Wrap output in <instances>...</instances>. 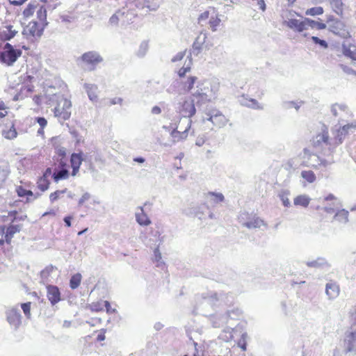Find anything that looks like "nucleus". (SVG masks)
Masks as SVG:
<instances>
[{"mask_svg": "<svg viewBox=\"0 0 356 356\" xmlns=\"http://www.w3.org/2000/svg\"><path fill=\"white\" fill-rule=\"evenodd\" d=\"M22 54L21 49H15L12 44L7 42L0 49V62L8 66H11L21 56Z\"/></svg>", "mask_w": 356, "mask_h": 356, "instance_id": "f257e3e1", "label": "nucleus"}, {"mask_svg": "<svg viewBox=\"0 0 356 356\" xmlns=\"http://www.w3.org/2000/svg\"><path fill=\"white\" fill-rule=\"evenodd\" d=\"M196 88V90L192 94L197 99L196 104L199 106L209 102L212 91L209 87V83L207 82H199Z\"/></svg>", "mask_w": 356, "mask_h": 356, "instance_id": "f03ea898", "label": "nucleus"}, {"mask_svg": "<svg viewBox=\"0 0 356 356\" xmlns=\"http://www.w3.org/2000/svg\"><path fill=\"white\" fill-rule=\"evenodd\" d=\"M22 226V224H14L13 222L8 227L1 226L0 227V245H3L4 241L10 244L14 234L19 232Z\"/></svg>", "mask_w": 356, "mask_h": 356, "instance_id": "7ed1b4c3", "label": "nucleus"}, {"mask_svg": "<svg viewBox=\"0 0 356 356\" xmlns=\"http://www.w3.org/2000/svg\"><path fill=\"white\" fill-rule=\"evenodd\" d=\"M240 222L248 229L259 228L264 222L255 215L250 214L246 211H242L239 216Z\"/></svg>", "mask_w": 356, "mask_h": 356, "instance_id": "20e7f679", "label": "nucleus"}, {"mask_svg": "<svg viewBox=\"0 0 356 356\" xmlns=\"http://www.w3.org/2000/svg\"><path fill=\"white\" fill-rule=\"evenodd\" d=\"M344 348L347 353L356 355V323L352 325L350 330L346 332Z\"/></svg>", "mask_w": 356, "mask_h": 356, "instance_id": "39448f33", "label": "nucleus"}, {"mask_svg": "<svg viewBox=\"0 0 356 356\" xmlns=\"http://www.w3.org/2000/svg\"><path fill=\"white\" fill-rule=\"evenodd\" d=\"M178 110L182 118L186 119L191 118L196 113L194 100L188 99H184L182 102H179Z\"/></svg>", "mask_w": 356, "mask_h": 356, "instance_id": "423d86ee", "label": "nucleus"}, {"mask_svg": "<svg viewBox=\"0 0 356 356\" xmlns=\"http://www.w3.org/2000/svg\"><path fill=\"white\" fill-rule=\"evenodd\" d=\"M6 316L10 325L17 330L22 323L20 310L17 307L9 308L6 311Z\"/></svg>", "mask_w": 356, "mask_h": 356, "instance_id": "0eeeda50", "label": "nucleus"}, {"mask_svg": "<svg viewBox=\"0 0 356 356\" xmlns=\"http://www.w3.org/2000/svg\"><path fill=\"white\" fill-rule=\"evenodd\" d=\"M46 26L42 24L40 28L38 27V24L36 21H31L29 24L24 28L22 34L26 37L31 36L35 38H40L43 35V32Z\"/></svg>", "mask_w": 356, "mask_h": 356, "instance_id": "6e6552de", "label": "nucleus"}, {"mask_svg": "<svg viewBox=\"0 0 356 356\" xmlns=\"http://www.w3.org/2000/svg\"><path fill=\"white\" fill-rule=\"evenodd\" d=\"M70 176L68 165L64 161H59L58 164L54 170L52 179L56 183L60 180L67 179Z\"/></svg>", "mask_w": 356, "mask_h": 356, "instance_id": "1a4fd4ad", "label": "nucleus"}, {"mask_svg": "<svg viewBox=\"0 0 356 356\" xmlns=\"http://www.w3.org/2000/svg\"><path fill=\"white\" fill-rule=\"evenodd\" d=\"M80 59L86 64L90 65V70H93L95 68V65L103 61L102 57L100 54L95 51H90L84 53Z\"/></svg>", "mask_w": 356, "mask_h": 356, "instance_id": "9d476101", "label": "nucleus"}, {"mask_svg": "<svg viewBox=\"0 0 356 356\" xmlns=\"http://www.w3.org/2000/svg\"><path fill=\"white\" fill-rule=\"evenodd\" d=\"M209 121H211L213 125L222 127L226 125L228 120L227 118L218 110L213 109L207 114Z\"/></svg>", "mask_w": 356, "mask_h": 356, "instance_id": "9b49d317", "label": "nucleus"}, {"mask_svg": "<svg viewBox=\"0 0 356 356\" xmlns=\"http://www.w3.org/2000/svg\"><path fill=\"white\" fill-rule=\"evenodd\" d=\"M202 298L207 303L210 304L212 306L220 305L222 302L227 304V302H226L225 299L228 297L225 293L218 294L216 292H209L207 294H203Z\"/></svg>", "mask_w": 356, "mask_h": 356, "instance_id": "f8f14e48", "label": "nucleus"}, {"mask_svg": "<svg viewBox=\"0 0 356 356\" xmlns=\"http://www.w3.org/2000/svg\"><path fill=\"white\" fill-rule=\"evenodd\" d=\"M241 315V311L238 309H233L228 310L225 314H222V319L221 322L213 321V327H220L228 323L229 319H237Z\"/></svg>", "mask_w": 356, "mask_h": 356, "instance_id": "ddd939ff", "label": "nucleus"}, {"mask_svg": "<svg viewBox=\"0 0 356 356\" xmlns=\"http://www.w3.org/2000/svg\"><path fill=\"white\" fill-rule=\"evenodd\" d=\"M329 31L343 38L349 35V33L346 29L344 23L339 19L334 20L333 23L329 25Z\"/></svg>", "mask_w": 356, "mask_h": 356, "instance_id": "4468645a", "label": "nucleus"}, {"mask_svg": "<svg viewBox=\"0 0 356 356\" xmlns=\"http://www.w3.org/2000/svg\"><path fill=\"white\" fill-rule=\"evenodd\" d=\"M47 296L52 306H54L61 300L60 291L58 287L54 285L47 286Z\"/></svg>", "mask_w": 356, "mask_h": 356, "instance_id": "2eb2a0df", "label": "nucleus"}, {"mask_svg": "<svg viewBox=\"0 0 356 356\" xmlns=\"http://www.w3.org/2000/svg\"><path fill=\"white\" fill-rule=\"evenodd\" d=\"M284 24L289 29L299 33H301L306 29L305 18L303 21H300L297 19H290L288 21H284Z\"/></svg>", "mask_w": 356, "mask_h": 356, "instance_id": "dca6fc26", "label": "nucleus"}, {"mask_svg": "<svg viewBox=\"0 0 356 356\" xmlns=\"http://www.w3.org/2000/svg\"><path fill=\"white\" fill-rule=\"evenodd\" d=\"M238 102L241 106H246L253 109L262 110L264 107L259 104L255 99H248L245 95H242L238 99Z\"/></svg>", "mask_w": 356, "mask_h": 356, "instance_id": "f3484780", "label": "nucleus"}, {"mask_svg": "<svg viewBox=\"0 0 356 356\" xmlns=\"http://www.w3.org/2000/svg\"><path fill=\"white\" fill-rule=\"evenodd\" d=\"M238 102L241 106H246L253 109L262 110L264 107L259 104L255 99H248L245 95H242L238 99Z\"/></svg>", "mask_w": 356, "mask_h": 356, "instance_id": "a211bd4d", "label": "nucleus"}, {"mask_svg": "<svg viewBox=\"0 0 356 356\" xmlns=\"http://www.w3.org/2000/svg\"><path fill=\"white\" fill-rule=\"evenodd\" d=\"M339 286L336 282H330L326 284L325 293L330 300L335 299L339 294Z\"/></svg>", "mask_w": 356, "mask_h": 356, "instance_id": "6ab92c4d", "label": "nucleus"}, {"mask_svg": "<svg viewBox=\"0 0 356 356\" xmlns=\"http://www.w3.org/2000/svg\"><path fill=\"white\" fill-rule=\"evenodd\" d=\"M139 211L136 213V220L141 226H147L152 221L147 215L145 213L142 207L138 208Z\"/></svg>", "mask_w": 356, "mask_h": 356, "instance_id": "aec40b11", "label": "nucleus"}, {"mask_svg": "<svg viewBox=\"0 0 356 356\" xmlns=\"http://www.w3.org/2000/svg\"><path fill=\"white\" fill-rule=\"evenodd\" d=\"M83 87L87 92L89 99L92 102H97L98 99L97 86L92 83H85Z\"/></svg>", "mask_w": 356, "mask_h": 356, "instance_id": "412c9836", "label": "nucleus"}, {"mask_svg": "<svg viewBox=\"0 0 356 356\" xmlns=\"http://www.w3.org/2000/svg\"><path fill=\"white\" fill-rule=\"evenodd\" d=\"M353 127V124H347L342 127H340L337 129V134L335 135V140L337 143L341 144L348 134L349 129Z\"/></svg>", "mask_w": 356, "mask_h": 356, "instance_id": "4be33fe9", "label": "nucleus"}, {"mask_svg": "<svg viewBox=\"0 0 356 356\" xmlns=\"http://www.w3.org/2000/svg\"><path fill=\"white\" fill-rule=\"evenodd\" d=\"M349 212L344 209H337L334 216V219L341 224H346L348 222Z\"/></svg>", "mask_w": 356, "mask_h": 356, "instance_id": "5701e85b", "label": "nucleus"}, {"mask_svg": "<svg viewBox=\"0 0 356 356\" xmlns=\"http://www.w3.org/2000/svg\"><path fill=\"white\" fill-rule=\"evenodd\" d=\"M54 115L59 118V120H67L71 116V111L60 109V104H58L54 108Z\"/></svg>", "mask_w": 356, "mask_h": 356, "instance_id": "b1692460", "label": "nucleus"}, {"mask_svg": "<svg viewBox=\"0 0 356 356\" xmlns=\"http://www.w3.org/2000/svg\"><path fill=\"white\" fill-rule=\"evenodd\" d=\"M310 198L307 195H298L293 201V203L296 206H301L303 207H307L309 202Z\"/></svg>", "mask_w": 356, "mask_h": 356, "instance_id": "393cba45", "label": "nucleus"}, {"mask_svg": "<svg viewBox=\"0 0 356 356\" xmlns=\"http://www.w3.org/2000/svg\"><path fill=\"white\" fill-rule=\"evenodd\" d=\"M329 135L327 131H323L322 133L318 134L314 140V146H318L321 143L326 145L328 144Z\"/></svg>", "mask_w": 356, "mask_h": 356, "instance_id": "a878e982", "label": "nucleus"}, {"mask_svg": "<svg viewBox=\"0 0 356 356\" xmlns=\"http://www.w3.org/2000/svg\"><path fill=\"white\" fill-rule=\"evenodd\" d=\"M290 195V191L288 189H281L278 192V197L282 202V204L286 207H289L291 206V202L288 198V196Z\"/></svg>", "mask_w": 356, "mask_h": 356, "instance_id": "bb28decb", "label": "nucleus"}, {"mask_svg": "<svg viewBox=\"0 0 356 356\" xmlns=\"http://www.w3.org/2000/svg\"><path fill=\"white\" fill-rule=\"evenodd\" d=\"M6 29V31H3L1 32V36L3 40H10L16 35L17 31H16L15 30H13L12 25L7 26Z\"/></svg>", "mask_w": 356, "mask_h": 356, "instance_id": "cd10ccee", "label": "nucleus"}, {"mask_svg": "<svg viewBox=\"0 0 356 356\" xmlns=\"http://www.w3.org/2000/svg\"><path fill=\"white\" fill-rule=\"evenodd\" d=\"M37 17L44 26H47L49 23L47 21V9L44 6H40L37 11Z\"/></svg>", "mask_w": 356, "mask_h": 356, "instance_id": "c85d7f7f", "label": "nucleus"}, {"mask_svg": "<svg viewBox=\"0 0 356 356\" xmlns=\"http://www.w3.org/2000/svg\"><path fill=\"white\" fill-rule=\"evenodd\" d=\"M8 217L10 218L11 222L14 223L18 221H24L27 218L26 214H19L17 211H11L8 213Z\"/></svg>", "mask_w": 356, "mask_h": 356, "instance_id": "c756f323", "label": "nucleus"}, {"mask_svg": "<svg viewBox=\"0 0 356 356\" xmlns=\"http://www.w3.org/2000/svg\"><path fill=\"white\" fill-rule=\"evenodd\" d=\"M82 153H73L70 157L71 167L77 166L80 168V165L83 160L82 157Z\"/></svg>", "mask_w": 356, "mask_h": 356, "instance_id": "7c9ffc66", "label": "nucleus"}, {"mask_svg": "<svg viewBox=\"0 0 356 356\" xmlns=\"http://www.w3.org/2000/svg\"><path fill=\"white\" fill-rule=\"evenodd\" d=\"M187 59H188V63H186V61L185 62L184 65L179 69L178 72V75L179 77L183 78L186 76V74L188 72H190L192 65V58L191 56H187Z\"/></svg>", "mask_w": 356, "mask_h": 356, "instance_id": "2f4dec72", "label": "nucleus"}, {"mask_svg": "<svg viewBox=\"0 0 356 356\" xmlns=\"http://www.w3.org/2000/svg\"><path fill=\"white\" fill-rule=\"evenodd\" d=\"M224 333L220 335V338L226 342H229L232 341L234 338L233 332H235L234 328H232L229 327H226L224 330Z\"/></svg>", "mask_w": 356, "mask_h": 356, "instance_id": "473e14b6", "label": "nucleus"}, {"mask_svg": "<svg viewBox=\"0 0 356 356\" xmlns=\"http://www.w3.org/2000/svg\"><path fill=\"white\" fill-rule=\"evenodd\" d=\"M305 24L312 28H316L318 30H323L326 28V24L322 22L314 21L312 19L305 17Z\"/></svg>", "mask_w": 356, "mask_h": 356, "instance_id": "72a5a7b5", "label": "nucleus"}, {"mask_svg": "<svg viewBox=\"0 0 356 356\" xmlns=\"http://www.w3.org/2000/svg\"><path fill=\"white\" fill-rule=\"evenodd\" d=\"M81 275L79 273L73 275L70 280V286L72 289H77L81 281Z\"/></svg>", "mask_w": 356, "mask_h": 356, "instance_id": "f704fd0d", "label": "nucleus"}, {"mask_svg": "<svg viewBox=\"0 0 356 356\" xmlns=\"http://www.w3.org/2000/svg\"><path fill=\"white\" fill-rule=\"evenodd\" d=\"M199 40H200V36L196 38V40H195V42L193 44L192 50H191V55H190L191 56V54H193L195 56H197L199 54V53L200 52V51L202 49V44L204 42L205 37L203 38V41H199Z\"/></svg>", "mask_w": 356, "mask_h": 356, "instance_id": "c9c22d12", "label": "nucleus"}, {"mask_svg": "<svg viewBox=\"0 0 356 356\" xmlns=\"http://www.w3.org/2000/svg\"><path fill=\"white\" fill-rule=\"evenodd\" d=\"M301 177L310 184L314 183L316 179V175L312 170H302Z\"/></svg>", "mask_w": 356, "mask_h": 356, "instance_id": "e433bc0d", "label": "nucleus"}, {"mask_svg": "<svg viewBox=\"0 0 356 356\" xmlns=\"http://www.w3.org/2000/svg\"><path fill=\"white\" fill-rule=\"evenodd\" d=\"M37 184H38V188L41 191L44 192L49 188V185H50V181H49V179L40 177L37 181Z\"/></svg>", "mask_w": 356, "mask_h": 356, "instance_id": "4c0bfd02", "label": "nucleus"}, {"mask_svg": "<svg viewBox=\"0 0 356 356\" xmlns=\"http://www.w3.org/2000/svg\"><path fill=\"white\" fill-rule=\"evenodd\" d=\"M148 49H149V45H148V42L147 41H143L140 46H139V49L136 52V56L139 58H143L147 51H148Z\"/></svg>", "mask_w": 356, "mask_h": 356, "instance_id": "58836bf2", "label": "nucleus"}, {"mask_svg": "<svg viewBox=\"0 0 356 356\" xmlns=\"http://www.w3.org/2000/svg\"><path fill=\"white\" fill-rule=\"evenodd\" d=\"M330 4L333 8V10L337 14V15H342L343 9V2L342 0H331Z\"/></svg>", "mask_w": 356, "mask_h": 356, "instance_id": "ea45409f", "label": "nucleus"}, {"mask_svg": "<svg viewBox=\"0 0 356 356\" xmlns=\"http://www.w3.org/2000/svg\"><path fill=\"white\" fill-rule=\"evenodd\" d=\"M125 14V12L122 10H118L115 14H113L110 19L109 23L113 25H117L120 17H122Z\"/></svg>", "mask_w": 356, "mask_h": 356, "instance_id": "a19ab883", "label": "nucleus"}, {"mask_svg": "<svg viewBox=\"0 0 356 356\" xmlns=\"http://www.w3.org/2000/svg\"><path fill=\"white\" fill-rule=\"evenodd\" d=\"M327 264L324 258H318L316 260L307 262V266L312 268H318Z\"/></svg>", "mask_w": 356, "mask_h": 356, "instance_id": "79ce46f5", "label": "nucleus"}, {"mask_svg": "<svg viewBox=\"0 0 356 356\" xmlns=\"http://www.w3.org/2000/svg\"><path fill=\"white\" fill-rule=\"evenodd\" d=\"M38 4H35L34 3H29L23 12L24 17L27 18L32 16L34 13V10L36 8Z\"/></svg>", "mask_w": 356, "mask_h": 356, "instance_id": "37998d69", "label": "nucleus"}, {"mask_svg": "<svg viewBox=\"0 0 356 356\" xmlns=\"http://www.w3.org/2000/svg\"><path fill=\"white\" fill-rule=\"evenodd\" d=\"M323 13V8L321 6L313 7V8L307 9L305 11V15H310V16L320 15H322Z\"/></svg>", "mask_w": 356, "mask_h": 356, "instance_id": "c03bdc74", "label": "nucleus"}, {"mask_svg": "<svg viewBox=\"0 0 356 356\" xmlns=\"http://www.w3.org/2000/svg\"><path fill=\"white\" fill-rule=\"evenodd\" d=\"M197 78L194 76H189L184 83V88L187 91H191L197 81Z\"/></svg>", "mask_w": 356, "mask_h": 356, "instance_id": "a18cd8bd", "label": "nucleus"}, {"mask_svg": "<svg viewBox=\"0 0 356 356\" xmlns=\"http://www.w3.org/2000/svg\"><path fill=\"white\" fill-rule=\"evenodd\" d=\"M67 192V189L65 188L63 190H57L55 192L51 193L49 195V200L51 202H54L59 199L61 195L65 194Z\"/></svg>", "mask_w": 356, "mask_h": 356, "instance_id": "49530a36", "label": "nucleus"}, {"mask_svg": "<svg viewBox=\"0 0 356 356\" xmlns=\"http://www.w3.org/2000/svg\"><path fill=\"white\" fill-rule=\"evenodd\" d=\"M58 104H60V109L70 111L72 107L71 102L63 97H61L60 100Z\"/></svg>", "mask_w": 356, "mask_h": 356, "instance_id": "de8ad7c7", "label": "nucleus"}, {"mask_svg": "<svg viewBox=\"0 0 356 356\" xmlns=\"http://www.w3.org/2000/svg\"><path fill=\"white\" fill-rule=\"evenodd\" d=\"M311 40L315 44H318L323 49L328 48V43L325 40L320 39L316 36H312Z\"/></svg>", "mask_w": 356, "mask_h": 356, "instance_id": "09e8293b", "label": "nucleus"}, {"mask_svg": "<svg viewBox=\"0 0 356 356\" xmlns=\"http://www.w3.org/2000/svg\"><path fill=\"white\" fill-rule=\"evenodd\" d=\"M9 174L8 167L7 165H0V181L3 183Z\"/></svg>", "mask_w": 356, "mask_h": 356, "instance_id": "8fccbe9b", "label": "nucleus"}, {"mask_svg": "<svg viewBox=\"0 0 356 356\" xmlns=\"http://www.w3.org/2000/svg\"><path fill=\"white\" fill-rule=\"evenodd\" d=\"M248 337V334L246 332H244L242 334L240 339L238 341V346L240 347L243 350H246L247 348V343H246V339Z\"/></svg>", "mask_w": 356, "mask_h": 356, "instance_id": "3c124183", "label": "nucleus"}, {"mask_svg": "<svg viewBox=\"0 0 356 356\" xmlns=\"http://www.w3.org/2000/svg\"><path fill=\"white\" fill-rule=\"evenodd\" d=\"M174 125V128L170 131V136L174 138L175 142H178L180 140L181 131L177 130L178 126L176 123Z\"/></svg>", "mask_w": 356, "mask_h": 356, "instance_id": "603ef678", "label": "nucleus"}, {"mask_svg": "<svg viewBox=\"0 0 356 356\" xmlns=\"http://www.w3.org/2000/svg\"><path fill=\"white\" fill-rule=\"evenodd\" d=\"M220 22V19L218 17H211L209 19V25L212 31H216L217 30V27L219 26Z\"/></svg>", "mask_w": 356, "mask_h": 356, "instance_id": "864d4df0", "label": "nucleus"}, {"mask_svg": "<svg viewBox=\"0 0 356 356\" xmlns=\"http://www.w3.org/2000/svg\"><path fill=\"white\" fill-rule=\"evenodd\" d=\"M21 307L27 318L31 316V302H24L21 304Z\"/></svg>", "mask_w": 356, "mask_h": 356, "instance_id": "5fc2aeb1", "label": "nucleus"}, {"mask_svg": "<svg viewBox=\"0 0 356 356\" xmlns=\"http://www.w3.org/2000/svg\"><path fill=\"white\" fill-rule=\"evenodd\" d=\"M55 267L52 265L47 266L44 270H42L40 273L42 278H47L54 270Z\"/></svg>", "mask_w": 356, "mask_h": 356, "instance_id": "6e6d98bb", "label": "nucleus"}, {"mask_svg": "<svg viewBox=\"0 0 356 356\" xmlns=\"http://www.w3.org/2000/svg\"><path fill=\"white\" fill-rule=\"evenodd\" d=\"M147 1H145V2H141L139 0H135L133 2L130 3V7L131 8L136 7L138 9H143V8H146Z\"/></svg>", "mask_w": 356, "mask_h": 356, "instance_id": "4d7b16f0", "label": "nucleus"}, {"mask_svg": "<svg viewBox=\"0 0 356 356\" xmlns=\"http://www.w3.org/2000/svg\"><path fill=\"white\" fill-rule=\"evenodd\" d=\"M209 195L215 197L214 202L216 203L222 202L225 200L224 195L220 193L209 192Z\"/></svg>", "mask_w": 356, "mask_h": 356, "instance_id": "13d9d810", "label": "nucleus"}, {"mask_svg": "<svg viewBox=\"0 0 356 356\" xmlns=\"http://www.w3.org/2000/svg\"><path fill=\"white\" fill-rule=\"evenodd\" d=\"M317 159H318V161H320V163H318V165H314L315 168H318L319 166H321V165L326 168L327 166L331 165L333 163V161H329L324 159H321L318 156H317Z\"/></svg>", "mask_w": 356, "mask_h": 356, "instance_id": "bf43d9fd", "label": "nucleus"}, {"mask_svg": "<svg viewBox=\"0 0 356 356\" xmlns=\"http://www.w3.org/2000/svg\"><path fill=\"white\" fill-rule=\"evenodd\" d=\"M191 122H192L191 120H190V119L187 120V127L184 129V131H181L180 140L185 139L188 136V131L189 129L191 128Z\"/></svg>", "mask_w": 356, "mask_h": 356, "instance_id": "052dcab7", "label": "nucleus"}, {"mask_svg": "<svg viewBox=\"0 0 356 356\" xmlns=\"http://www.w3.org/2000/svg\"><path fill=\"white\" fill-rule=\"evenodd\" d=\"M340 67L343 70V72H345L347 74H356V72L353 70L351 67L345 65L343 64H340Z\"/></svg>", "mask_w": 356, "mask_h": 356, "instance_id": "680f3d73", "label": "nucleus"}, {"mask_svg": "<svg viewBox=\"0 0 356 356\" xmlns=\"http://www.w3.org/2000/svg\"><path fill=\"white\" fill-rule=\"evenodd\" d=\"M15 191L19 197H26V189L22 187V186H17Z\"/></svg>", "mask_w": 356, "mask_h": 356, "instance_id": "e2e57ef3", "label": "nucleus"}, {"mask_svg": "<svg viewBox=\"0 0 356 356\" xmlns=\"http://www.w3.org/2000/svg\"><path fill=\"white\" fill-rule=\"evenodd\" d=\"M354 51H351L346 44L342 45V52L344 56L350 58Z\"/></svg>", "mask_w": 356, "mask_h": 356, "instance_id": "0e129e2a", "label": "nucleus"}, {"mask_svg": "<svg viewBox=\"0 0 356 356\" xmlns=\"http://www.w3.org/2000/svg\"><path fill=\"white\" fill-rule=\"evenodd\" d=\"M201 209H202L201 207H194V208L192 209L193 211H191V214H194L195 216H197L200 219H201L202 216H200V215H202L203 214V211H201Z\"/></svg>", "mask_w": 356, "mask_h": 356, "instance_id": "69168bd1", "label": "nucleus"}, {"mask_svg": "<svg viewBox=\"0 0 356 356\" xmlns=\"http://www.w3.org/2000/svg\"><path fill=\"white\" fill-rule=\"evenodd\" d=\"M35 121L39 124L42 129H44V127L47 124V121L44 117H37L35 118Z\"/></svg>", "mask_w": 356, "mask_h": 356, "instance_id": "338daca9", "label": "nucleus"}, {"mask_svg": "<svg viewBox=\"0 0 356 356\" xmlns=\"http://www.w3.org/2000/svg\"><path fill=\"white\" fill-rule=\"evenodd\" d=\"M185 55V51H180L178 52L172 59L171 61L172 63H175L177 61H179L183 59L184 56Z\"/></svg>", "mask_w": 356, "mask_h": 356, "instance_id": "774afa93", "label": "nucleus"}]
</instances>
